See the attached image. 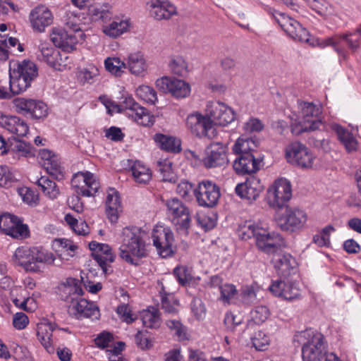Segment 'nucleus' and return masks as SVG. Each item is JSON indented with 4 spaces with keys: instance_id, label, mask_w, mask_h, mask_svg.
<instances>
[{
    "instance_id": "nucleus-49",
    "label": "nucleus",
    "mask_w": 361,
    "mask_h": 361,
    "mask_svg": "<svg viewBox=\"0 0 361 361\" xmlns=\"http://www.w3.org/2000/svg\"><path fill=\"white\" fill-rule=\"evenodd\" d=\"M252 346L258 351H264L270 344L269 337L262 331L255 333L251 338Z\"/></svg>"
},
{
    "instance_id": "nucleus-58",
    "label": "nucleus",
    "mask_w": 361,
    "mask_h": 361,
    "mask_svg": "<svg viewBox=\"0 0 361 361\" xmlns=\"http://www.w3.org/2000/svg\"><path fill=\"white\" fill-rule=\"evenodd\" d=\"M66 52L67 51H63V53L59 52L58 61L55 67L56 71H64L71 68L73 65L72 59L69 57Z\"/></svg>"
},
{
    "instance_id": "nucleus-12",
    "label": "nucleus",
    "mask_w": 361,
    "mask_h": 361,
    "mask_svg": "<svg viewBox=\"0 0 361 361\" xmlns=\"http://www.w3.org/2000/svg\"><path fill=\"white\" fill-rule=\"evenodd\" d=\"M306 212L298 208L286 207L285 212L276 218L277 226L283 231H296L303 228L307 222Z\"/></svg>"
},
{
    "instance_id": "nucleus-57",
    "label": "nucleus",
    "mask_w": 361,
    "mask_h": 361,
    "mask_svg": "<svg viewBox=\"0 0 361 361\" xmlns=\"http://www.w3.org/2000/svg\"><path fill=\"white\" fill-rule=\"evenodd\" d=\"M243 319L240 317L235 315L233 312H227L225 314L224 323L228 331H234L236 328L242 324Z\"/></svg>"
},
{
    "instance_id": "nucleus-46",
    "label": "nucleus",
    "mask_w": 361,
    "mask_h": 361,
    "mask_svg": "<svg viewBox=\"0 0 361 361\" xmlns=\"http://www.w3.org/2000/svg\"><path fill=\"white\" fill-rule=\"evenodd\" d=\"M99 75V69L93 65L81 68L78 72V78L81 83L92 84L94 82L96 78Z\"/></svg>"
},
{
    "instance_id": "nucleus-53",
    "label": "nucleus",
    "mask_w": 361,
    "mask_h": 361,
    "mask_svg": "<svg viewBox=\"0 0 361 361\" xmlns=\"http://www.w3.org/2000/svg\"><path fill=\"white\" fill-rule=\"evenodd\" d=\"M19 219L10 214L0 216V230L8 235Z\"/></svg>"
},
{
    "instance_id": "nucleus-42",
    "label": "nucleus",
    "mask_w": 361,
    "mask_h": 361,
    "mask_svg": "<svg viewBox=\"0 0 361 361\" xmlns=\"http://www.w3.org/2000/svg\"><path fill=\"white\" fill-rule=\"evenodd\" d=\"M161 295V309L168 314H176L178 312L179 306L178 301L175 298L174 295L166 293L164 287L161 284V288L159 290Z\"/></svg>"
},
{
    "instance_id": "nucleus-8",
    "label": "nucleus",
    "mask_w": 361,
    "mask_h": 361,
    "mask_svg": "<svg viewBox=\"0 0 361 361\" xmlns=\"http://www.w3.org/2000/svg\"><path fill=\"white\" fill-rule=\"evenodd\" d=\"M299 109L302 116L298 126L293 127V131L295 133H301L307 131H314L319 129L323 125L319 116L322 114V106L313 102H301L299 103Z\"/></svg>"
},
{
    "instance_id": "nucleus-55",
    "label": "nucleus",
    "mask_w": 361,
    "mask_h": 361,
    "mask_svg": "<svg viewBox=\"0 0 361 361\" xmlns=\"http://www.w3.org/2000/svg\"><path fill=\"white\" fill-rule=\"evenodd\" d=\"M30 231L28 226L20 222V220L17 221L13 228L9 232L8 235L16 239H24L29 236Z\"/></svg>"
},
{
    "instance_id": "nucleus-33",
    "label": "nucleus",
    "mask_w": 361,
    "mask_h": 361,
    "mask_svg": "<svg viewBox=\"0 0 361 361\" xmlns=\"http://www.w3.org/2000/svg\"><path fill=\"white\" fill-rule=\"evenodd\" d=\"M51 248L61 259L68 260L75 255L78 247L70 239L55 238L52 240Z\"/></svg>"
},
{
    "instance_id": "nucleus-31",
    "label": "nucleus",
    "mask_w": 361,
    "mask_h": 361,
    "mask_svg": "<svg viewBox=\"0 0 361 361\" xmlns=\"http://www.w3.org/2000/svg\"><path fill=\"white\" fill-rule=\"evenodd\" d=\"M298 263L295 259L288 253L279 255L275 260L274 267L282 277L288 278L297 271Z\"/></svg>"
},
{
    "instance_id": "nucleus-34",
    "label": "nucleus",
    "mask_w": 361,
    "mask_h": 361,
    "mask_svg": "<svg viewBox=\"0 0 361 361\" xmlns=\"http://www.w3.org/2000/svg\"><path fill=\"white\" fill-rule=\"evenodd\" d=\"M333 130L336 132L339 142L344 147L347 152L351 153L357 151L359 142L348 129L343 128L341 125L334 124Z\"/></svg>"
},
{
    "instance_id": "nucleus-20",
    "label": "nucleus",
    "mask_w": 361,
    "mask_h": 361,
    "mask_svg": "<svg viewBox=\"0 0 361 361\" xmlns=\"http://www.w3.org/2000/svg\"><path fill=\"white\" fill-rule=\"evenodd\" d=\"M156 86L164 92H169L176 98H184L189 95V85L182 80L163 77L157 79Z\"/></svg>"
},
{
    "instance_id": "nucleus-24",
    "label": "nucleus",
    "mask_w": 361,
    "mask_h": 361,
    "mask_svg": "<svg viewBox=\"0 0 361 361\" xmlns=\"http://www.w3.org/2000/svg\"><path fill=\"white\" fill-rule=\"evenodd\" d=\"M269 290L274 295L288 301L300 298V289L291 282L281 280L274 281L269 287Z\"/></svg>"
},
{
    "instance_id": "nucleus-40",
    "label": "nucleus",
    "mask_w": 361,
    "mask_h": 361,
    "mask_svg": "<svg viewBox=\"0 0 361 361\" xmlns=\"http://www.w3.org/2000/svg\"><path fill=\"white\" fill-rule=\"evenodd\" d=\"M111 6L109 4H95L88 7V15L92 20L107 22L111 18Z\"/></svg>"
},
{
    "instance_id": "nucleus-7",
    "label": "nucleus",
    "mask_w": 361,
    "mask_h": 361,
    "mask_svg": "<svg viewBox=\"0 0 361 361\" xmlns=\"http://www.w3.org/2000/svg\"><path fill=\"white\" fill-rule=\"evenodd\" d=\"M307 338L302 348L303 361H322L327 355L326 344L322 334L310 329L302 333Z\"/></svg>"
},
{
    "instance_id": "nucleus-30",
    "label": "nucleus",
    "mask_w": 361,
    "mask_h": 361,
    "mask_svg": "<svg viewBox=\"0 0 361 361\" xmlns=\"http://www.w3.org/2000/svg\"><path fill=\"white\" fill-rule=\"evenodd\" d=\"M0 125L10 133L18 137L25 136L29 128L26 122L14 116H4L0 118Z\"/></svg>"
},
{
    "instance_id": "nucleus-3",
    "label": "nucleus",
    "mask_w": 361,
    "mask_h": 361,
    "mask_svg": "<svg viewBox=\"0 0 361 361\" xmlns=\"http://www.w3.org/2000/svg\"><path fill=\"white\" fill-rule=\"evenodd\" d=\"M145 233L137 227H126L122 231V243L119 247V256L130 264H137L135 258L147 255L144 240Z\"/></svg>"
},
{
    "instance_id": "nucleus-45",
    "label": "nucleus",
    "mask_w": 361,
    "mask_h": 361,
    "mask_svg": "<svg viewBox=\"0 0 361 361\" xmlns=\"http://www.w3.org/2000/svg\"><path fill=\"white\" fill-rule=\"evenodd\" d=\"M171 71L178 76H185L188 73V63L183 57L177 56L171 59L169 63Z\"/></svg>"
},
{
    "instance_id": "nucleus-16",
    "label": "nucleus",
    "mask_w": 361,
    "mask_h": 361,
    "mask_svg": "<svg viewBox=\"0 0 361 361\" xmlns=\"http://www.w3.org/2000/svg\"><path fill=\"white\" fill-rule=\"evenodd\" d=\"M167 214L171 218L178 229L186 230L190 226L189 209L178 199L171 198L166 202Z\"/></svg>"
},
{
    "instance_id": "nucleus-50",
    "label": "nucleus",
    "mask_w": 361,
    "mask_h": 361,
    "mask_svg": "<svg viewBox=\"0 0 361 361\" xmlns=\"http://www.w3.org/2000/svg\"><path fill=\"white\" fill-rule=\"evenodd\" d=\"M136 94L141 99L149 104H154L157 100L156 91L147 85L140 86L136 90Z\"/></svg>"
},
{
    "instance_id": "nucleus-35",
    "label": "nucleus",
    "mask_w": 361,
    "mask_h": 361,
    "mask_svg": "<svg viewBox=\"0 0 361 361\" xmlns=\"http://www.w3.org/2000/svg\"><path fill=\"white\" fill-rule=\"evenodd\" d=\"M126 67L135 75H142L147 70V64L141 51L131 53L128 56Z\"/></svg>"
},
{
    "instance_id": "nucleus-28",
    "label": "nucleus",
    "mask_w": 361,
    "mask_h": 361,
    "mask_svg": "<svg viewBox=\"0 0 361 361\" xmlns=\"http://www.w3.org/2000/svg\"><path fill=\"white\" fill-rule=\"evenodd\" d=\"M228 161L226 147L221 143L212 145L209 151L207 152L203 159V164L207 168L221 166Z\"/></svg>"
},
{
    "instance_id": "nucleus-9",
    "label": "nucleus",
    "mask_w": 361,
    "mask_h": 361,
    "mask_svg": "<svg viewBox=\"0 0 361 361\" xmlns=\"http://www.w3.org/2000/svg\"><path fill=\"white\" fill-rule=\"evenodd\" d=\"M212 126H227L235 119V113L226 104L220 101H208L204 107Z\"/></svg>"
},
{
    "instance_id": "nucleus-13",
    "label": "nucleus",
    "mask_w": 361,
    "mask_h": 361,
    "mask_svg": "<svg viewBox=\"0 0 361 361\" xmlns=\"http://www.w3.org/2000/svg\"><path fill=\"white\" fill-rule=\"evenodd\" d=\"M152 238L154 245L161 257L165 258L173 254L174 238L169 228L161 225L155 226L152 233Z\"/></svg>"
},
{
    "instance_id": "nucleus-38",
    "label": "nucleus",
    "mask_w": 361,
    "mask_h": 361,
    "mask_svg": "<svg viewBox=\"0 0 361 361\" xmlns=\"http://www.w3.org/2000/svg\"><path fill=\"white\" fill-rule=\"evenodd\" d=\"M154 139L157 145L164 151L177 153L181 150L180 140L174 137L157 133Z\"/></svg>"
},
{
    "instance_id": "nucleus-63",
    "label": "nucleus",
    "mask_w": 361,
    "mask_h": 361,
    "mask_svg": "<svg viewBox=\"0 0 361 361\" xmlns=\"http://www.w3.org/2000/svg\"><path fill=\"white\" fill-rule=\"evenodd\" d=\"M191 310L197 319H202L205 316L206 308L200 299L192 300Z\"/></svg>"
},
{
    "instance_id": "nucleus-62",
    "label": "nucleus",
    "mask_w": 361,
    "mask_h": 361,
    "mask_svg": "<svg viewBox=\"0 0 361 361\" xmlns=\"http://www.w3.org/2000/svg\"><path fill=\"white\" fill-rule=\"evenodd\" d=\"M13 151L20 153L23 156H27L31 153V146L30 144L20 140H14V142L10 146Z\"/></svg>"
},
{
    "instance_id": "nucleus-11",
    "label": "nucleus",
    "mask_w": 361,
    "mask_h": 361,
    "mask_svg": "<svg viewBox=\"0 0 361 361\" xmlns=\"http://www.w3.org/2000/svg\"><path fill=\"white\" fill-rule=\"evenodd\" d=\"M187 129L195 136L212 138L214 129L207 114L195 111L188 114L185 119Z\"/></svg>"
},
{
    "instance_id": "nucleus-17",
    "label": "nucleus",
    "mask_w": 361,
    "mask_h": 361,
    "mask_svg": "<svg viewBox=\"0 0 361 361\" xmlns=\"http://www.w3.org/2000/svg\"><path fill=\"white\" fill-rule=\"evenodd\" d=\"M15 106L18 113L32 118H44L48 114L47 104L40 100L18 98L15 100Z\"/></svg>"
},
{
    "instance_id": "nucleus-22",
    "label": "nucleus",
    "mask_w": 361,
    "mask_h": 361,
    "mask_svg": "<svg viewBox=\"0 0 361 361\" xmlns=\"http://www.w3.org/2000/svg\"><path fill=\"white\" fill-rule=\"evenodd\" d=\"M262 158L256 154H247L238 156L233 163V168L238 175H246L256 173L260 169Z\"/></svg>"
},
{
    "instance_id": "nucleus-61",
    "label": "nucleus",
    "mask_w": 361,
    "mask_h": 361,
    "mask_svg": "<svg viewBox=\"0 0 361 361\" xmlns=\"http://www.w3.org/2000/svg\"><path fill=\"white\" fill-rule=\"evenodd\" d=\"M221 298L224 301L229 302L230 300L233 298L237 294L235 286L233 284L225 283L220 286Z\"/></svg>"
},
{
    "instance_id": "nucleus-29",
    "label": "nucleus",
    "mask_w": 361,
    "mask_h": 361,
    "mask_svg": "<svg viewBox=\"0 0 361 361\" xmlns=\"http://www.w3.org/2000/svg\"><path fill=\"white\" fill-rule=\"evenodd\" d=\"M121 212L122 205L118 192L114 188H109L106 200V214L107 218L111 223H116Z\"/></svg>"
},
{
    "instance_id": "nucleus-27",
    "label": "nucleus",
    "mask_w": 361,
    "mask_h": 361,
    "mask_svg": "<svg viewBox=\"0 0 361 361\" xmlns=\"http://www.w3.org/2000/svg\"><path fill=\"white\" fill-rule=\"evenodd\" d=\"M151 16L156 20H168L177 14L176 7L167 0H151L147 3Z\"/></svg>"
},
{
    "instance_id": "nucleus-5",
    "label": "nucleus",
    "mask_w": 361,
    "mask_h": 361,
    "mask_svg": "<svg viewBox=\"0 0 361 361\" xmlns=\"http://www.w3.org/2000/svg\"><path fill=\"white\" fill-rule=\"evenodd\" d=\"M55 260L51 252L39 250L35 247L21 246L18 247L12 257V262L23 267L26 271L38 272L40 263L51 264Z\"/></svg>"
},
{
    "instance_id": "nucleus-44",
    "label": "nucleus",
    "mask_w": 361,
    "mask_h": 361,
    "mask_svg": "<svg viewBox=\"0 0 361 361\" xmlns=\"http://www.w3.org/2000/svg\"><path fill=\"white\" fill-rule=\"evenodd\" d=\"M270 312L267 307L264 305L257 306L250 312L251 319L247 322V328H252L254 324L264 323L269 317Z\"/></svg>"
},
{
    "instance_id": "nucleus-56",
    "label": "nucleus",
    "mask_w": 361,
    "mask_h": 361,
    "mask_svg": "<svg viewBox=\"0 0 361 361\" xmlns=\"http://www.w3.org/2000/svg\"><path fill=\"white\" fill-rule=\"evenodd\" d=\"M174 275L181 285H186L190 283L192 276L190 270L186 267H176L173 271Z\"/></svg>"
},
{
    "instance_id": "nucleus-4",
    "label": "nucleus",
    "mask_w": 361,
    "mask_h": 361,
    "mask_svg": "<svg viewBox=\"0 0 361 361\" xmlns=\"http://www.w3.org/2000/svg\"><path fill=\"white\" fill-rule=\"evenodd\" d=\"M71 185L77 195H73L68 199V206L77 213H81L83 212L84 205L79 195L94 197L100 188V183L93 173L85 171L75 173L71 180Z\"/></svg>"
},
{
    "instance_id": "nucleus-21",
    "label": "nucleus",
    "mask_w": 361,
    "mask_h": 361,
    "mask_svg": "<svg viewBox=\"0 0 361 361\" xmlns=\"http://www.w3.org/2000/svg\"><path fill=\"white\" fill-rule=\"evenodd\" d=\"M276 21L284 32L293 39L308 42V31L297 20L281 14L279 18H276Z\"/></svg>"
},
{
    "instance_id": "nucleus-41",
    "label": "nucleus",
    "mask_w": 361,
    "mask_h": 361,
    "mask_svg": "<svg viewBox=\"0 0 361 361\" xmlns=\"http://www.w3.org/2000/svg\"><path fill=\"white\" fill-rule=\"evenodd\" d=\"M141 319L144 326L149 329L159 328L161 324L160 314L154 307H149L141 312Z\"/></svg>"
},
{
    "instance_id": "nucleus-14",
    "label": "nucleus",
    "mask_w": 361,
    "mask_h": 361,
    "mask_svg": "<svg viewBox=\"0 0 361 361\" xmlns=\"http://www.w3.org/2000/svg\"><path fill=\"white\" fill-rule=\"evenodd\" d=\"M198 204L203 207H213L220 197L219 188L211 180H203L194 190Z\"/></svg>"
},
{
    "instance_id": "nucleus-6",
    "label": "nucleus",
    "mask_w": 361,
    "mask_h": 361,
    "mask_svg": "<svg viewBox=\"0 0 361 361\" xmlns=\"http://www.w3.org/2000/svg\"><path fill=\"white\" fill-rule=\"evenodd\" d=\"M38 75L36 64L24 60L18 63L17 68L10 70V88L13 94H20L30 86L31 82Z\"/></svg>"
},
{
    "instance_id": "nucleus-48",
    "label": "nucleus",
    "mask_w": 361,
    "mask_h": 361,
    "mask_svg": "<svg viewBox=\"0 0 361 361\" xmlns=\"http://www.w3.org/2000/svg\"><path fill=\"white\" fill-rule=\"evenodd\" d=\"M106 71L115 75H121L126 68V63L118 57H109L104 61Z\"/></svg>"
},
{
    "instance_id": "nucleus-15",
    "label": "nucleus",
    "mask_w": 361,
    "mask_h": 361,
    "mask_svg": "<svg viewBox=\"0 0 361 361\" xmlns=\"http://www.w3.org/2000/svg\"><path fill=\"white\" fill-rule=\"evenodd\" d=\"M120 106V111L122 109L126 111V114L131 117L138 124L143 126H149L154 123V117L147 110L140 106L135 102L132 97H123V100Z\"/></svg>"
},
{
    "instance_id": "nucleus-23",
    "label": "nucleus",
    "mask_w": 361,
    "mask_h": 361,
    "mask_svg": "<svg viewBox=\"0 0 361 361\" xmlns=\"http://www.w3.org/2000/svg\"><path fill=\"white\" fill-rule=\"evenodd\" d=\"M51 40L54 44L61 49L63 51H71L75 49L78 42V35L68 30L55 27L50 35Z\"/></svg>"
},
{
    "instance_id": "nucleus-32",
    "label": "nucleus",
    "mask_w": 361,
    "mask_h": 361,
    "mask_svg": "<svg viewBox=\"0 0 361 361\" xmlns=\"http://www.w3.org/2000/svg\"><path fill=\"white\" fill-rule=\"evenodd\" d=\"M56 324L51 322H42L37 324V336L42 345L49 353H53L52 333L56 329Z\"/></svg>"
},
{
    "instance_id": "nucleus-60",
    "label": "nucleus",
    "mask_w": 361,
    "mask_h": 361,
    "mask_svg": "<svg viewBox=\"0 0 361 361\" xmlns=\"http://www.w3.org/2000/svg\"><path fill=\"white\" fill-rule=\"evenodd\" d=\"M18 194L24 202L29 205H35L37 203L38 197L31 189L24 187L18 189Z\"/></svg>"
},
{
    "instance_id": "nucleus-10",
    "label": "nucleus",
    "mask_w": 361,
    "mask_h": 361,
    "mask_svg": "<svg viewBox=\"0 0 361 361\" xmlns=\"http://www.w3.org/2000/svg\"><path fill=\"white\" fill-rule=\"evenodd\" d=\"M290 182L286 178H279L269 188L267 194L268 204L273 208H281L291 198Z\"/></svg>"
},
{
    "instance_id": "nucleus-26",
    "label": "nucleus",
    "mask_w": 361,
    "mask_h": 361,
    "mask_svg": "<svg viewBox=\"0 0 361 361\" xmlns=\"http://www.w3.org/2000/svg\"><path fill=\"white\" fill-rule=\"evenodd\" d=\"M30 21L35 30L42 32L47 27L53 23V15L45 6H38L32 10L30 14Z\"/></svg>"
},
{
    "instance_id": "nucleus-19",
    "label": "nucleus",
    "mask_w": 361,
    "mask_h": 361,
    "mask_svg": "<svg viewBox=\"0 0 361 361\" xmlns=\"http://www.w3.org/2000/svg\"><path fill=\"white\" fill-rule=\"evenodd\" d=\"M286 156L289 161L302 168H310L313 164L312 154L300 142L291 143L286 149Z\"/></svg>"
},
{
    "instance_id": "nucleus-36",
    "label": "nucleus",
    "mask_w": 361,
    "mask_h": 361,
    "mask_svg": "<svg viewBox=\"0 0 361 361\" xmlns=\"http://www.w3.org/2000/svg\"><path fill=\"white\" fill-rule=\"evenodd\" d=\"M257 142L252 137L242 135L237 139L232 147V151L238 156H245L247 154H257Z\"/></svg>"
},
{
    "instance_id": "nucleus-1",
    "label": "nucleus",
    "mask_w": 361,
    "mask_h": 361,
    "mask_svg": "<svg viewBox=\"0 0 361 361\" xmlns=\"http://www.w3.org/2000/svg\"><path fill=\"white\" fill-rule=\"evenodd\" d=\"M83 294L82 283L79 280L70 278L61 288V298L69 304L68 312L71 316L78 319H98L100 317L98 307L92 302L82 298Z\"/></svg>"
},
{
    "instance_id": "nucleus-54",
    "label": "nucleus",
    "mask_w": 361,
    "mask_h": 361,
    "mask_svg": "<svg viewBox=\"0 0 361 361\" xmlns=\"http://www.w3.org/2000/svg\"><path fill=\"white\" fill-rule=\"evenodd\" d=\"M198 224L205 231L212 229L216 224V218L213 213L200 214L197 217Z\"/></svg>"
},
{
    "instance_id": "nucleus-64",
    "label": "nucleus",
    "mask_w": 361,
    "mask_h": 361,
    "mask_svg": "<svg viewBox=\"0 0 361 361\" xmlns=\"http://www.w3.org/2000/svg\"><path fill=\"white\" fill-rule=\"evenodd\" d=\"M55 49L47 43H41L37 53V58L39 61L45 62L47 59L54 54Z\"/></svg>"
},
{
    "instance_id": "nucleus-52",
    "label": "nucleus",
    "mask_w": 361,
    "mask_h": 361,
    "mask_svg": "<svg viewBox=\"0 0 361 361\" xmlns=\"http://www.w3.org/2000/svg\"><path fill=\"white\" fill-rule=\"evenodd\" d=\"M167 326L177 336L178 341H184L188 339L186 327L184 326L178 320L170 319L166 322Z\"/></svg>"
},
{
    "instance_id": "nucleus-18",
    "label": "nucleus",
    "mask_w": 361,
    "mask_h": 361,
    "mask_svg": "<svg viewBox=\"0 0 361 361\" xmlns=\"http://www.w3.org/2000/svg\"><path fill=\"white\" fill-rule=\"evenodd\" d=\"M90 249L92 251L93 259L98 263L105 274L112 272L111 263L114 262L116 255L112 252L108 244L99 243L92 241L89 244Z\"/></svg>"
},
{
    "instance_id": "nucleus-59",
    "label": "nucleus",
    "mask_w": 361,
    "mask_h": 361,
    "mask_svg": "<svg viewBox=\"0 0 361 361\" xmlns=\"http://www.w3.org/2000/svg\"><path fill=\"white\" fill-rule=\"evenodd\" d=\"M264 125L262 122L256 118H250L243 126L245 133H258L263 130Z\"/></svg>"
},
{
    "instance_id": "nucleus-43",
    "label": "nucleus",
    "mask_w": 361,
    "mask_h": 361,
    "mask_svg": "<svg viewBox=\"0 0 361 361\" xmlns=\"http://www.w3.org/2000/svg\"><path fill=\"white\" fill-rule=\"evenodd\" d=\"M36 183L41 188L44 194L49 197V198L54 200L58 197L59 190L56 183L49 180V178L42 176L40 178L37 179Z\"/></svg>"
},
{
    "instance_id": "nucleus-37",
    "label": "nucleus",
    "mask_w": 361,
    "mask_h": 361,
    "mask_svg": "<svg viewBox=\"0 0 361 361\" xmlns=\"http://www.w3.org/2000/svg\"><path fill=\"white\" fill-rule=\"evenodd\" d=\"M128 19L116 18L108 25L103 26V32L112 38H117L128 32L130 27Z\"/></svg>"
},
{
    "instance_id": "nucleus-2",
    "label": "nucleus",
    "mask_w": 361,
    "mask_h": 361,
    "mask_svg": "<svg viewBox=\"0 0 361 361\" xmlns=\"http://www.w3.org/2000/svg\"><path fill=\"white\" fill-rule=\"evenodd\" d=\"M238 236L244 240L254 238L257 248L267 254H274L285 244L283 237L275 232L270 233L259 224L247 221L238 229Z\"/></svg>"
},
{
    "instance_id": "nucleus-51",
    "label": "nucleus",
    "mask_w": 361,
    "mask_h": 361,
    "mask_svg": "<svg viewBox=\"0 0 361 361\" xmlns=\"http://www.w3.org/2000/svg\"><path fill=\"white\" fill-rule=\"evenodd\" d=\"M79 21L80 19L78 17L73 13H68L67 14L65 20V25L66 28L69 30H68L69 32L76 34L78 35V39L79 37H81L82 39L84 34L80 29Z\"/></svg>"
},
{
    "instance_id": "nucleus-47",
    "label": "nucleus",
    "mask_w": 361,
    "mask_h": 361,
    "mask_svg": "<svg viewBox=\"0 0 361 361\" xmlns=\"http://www.w3.org/2000/svg\"><path fill=\"white\" fill-rule=\"evenodd\" d=\"M42 166L54 178L61 180L63 178V169L61 167L57 156L49 162L42 163Z\"/></svg>"
},
{
    "instance_id": "nucleus-25",
    "label": "nucleus",
    "mask_w": 361,
    "mask_h": 361,
    "mask_svg": "<svg viewBox=\"0 0 361 361\" xmlns=\"http://www.w3.org/2000/svg\"><path fill=\"white\" fill-rule=\"evenodd\" d=\"M263 190L261 180L255 176L247 178L245 183L238 184L235 187L236 194L250 202L256 200Z\"/></svg>"
},
{
    "instance_id": "nucleus-39",
    "label": "nucleus",
    "mask_w": 361,
    "mask_h": 361,
    "mask_svg": "<svg viewBox=\"0 0 361 361\" xmlns=\"http://www.w3.org/2000/svg\"><path fill=\"white\" fill-rule=\"evenodd\" d=\"M135 181L140 184H147L152 179L150 169L140 161H134L130 167Z\"/></svg>"
}]
</instances>
